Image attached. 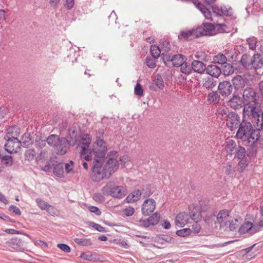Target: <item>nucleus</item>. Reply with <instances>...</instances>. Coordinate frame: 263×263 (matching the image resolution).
I'll return each instance as SVG.
<instances>
[{
	"instance_id": "59",
	"label": "nucleus",
	"mask_w": 263,
	"mask_h": 263,
	"mask_svg": "<svg viewBox=\"0 0 263 263\" xmlns=\"http://www.w3.org/2000/svg\"><path fill=\"white\" fill-rule=\"evenodd\" d=\"M74 4V0H65L64 6L67 9H71L73 7Z\"/></svg>"
},
{
	"instance_id": "27",
	"label": "nucleus",
	"mask_w": 263,
	"mask_h": 263,
	"mask_svg": "<svg viewBox=\"0 0 263 263\" xmlns=\"http://www.w3.org/2000/svg\"><path fill=\"white\" fill-rule=\"evenodd\" d=\"M234 88L237 90L241 89L245 85V80L241 76H236L232 80Z\"/></svg>"
},
{
	"instance_id": "36",
	"label": "nucleus",
	"mask_w": 263,
	"mask_h": 263,
	"mask_svg": "<svg viewBox=\"0 0 263 263\" xmlns=\"http://www.w3.org/2000/svg\"><path fill=\"white\" fill-rule=\"evenodd\" d=\"M213 60L215 63L223 64L226 63L227 58L223 54H218L214 56Z\"/></svg>"
},
{
	"instance_id": "29",
	"label": "nucleus",
	"mask_w": 263,
	"mask_h": 263,
	"mask_svg": "<svg viewBox=\"0 0 263 263\" xmlns=\"http://www.w3.org/2000/svg\"><path fill=\"white\" fill-rule=\"evenodd\" d=\"M220 96L218 92L215 91H213L208 93L207 96V100L210 104H217L220 101Z\"/></svg>"
},
{
	"instance_id": "54",
	"label": "nucleus",
	"mask_w": 263,
	"mask_h": 263,
	"mask_svg": "<svg viewBox=\"0 0 263 263\" xmlns=\"http://www.w3.org/2000/svg\"><path fill=\"white\" fill-rule=\"evenodd\" d=\"M139 225L140 226L147 228L150 227V224L149 223V220L148 218L146 219H141L139 220Z\"/></svg>"
},
{
	"instance_id": "35",
	"label": "nucleus",
	"mask_w": 263,
	"mask_h": 263,
	"mask_svg": "<svg viewBox=\"0 0 263 263\" xmlns=\"http://www.w3.org/2000/svg\"><path fill=\"white\" fill-rule=\"evenodd\" d=\"M151 53L154 58H158L161 53L159 47L155 45H152L151 47Z\"/></svg>"
},
{
	"instance_id": "5",
	"label": "nucleus",
	"mask_w": 263,
	"mask_h": 263,
	"mask_svg": "<svg viewBox=\"0 0 263 263\" xmlns=\"http://www.w3.org/2000/svg\"><path fill=\"white\" fill-rule=\"evenodd\" d=\"M243 111L245 116H248L253 119L257 126H260L263 129V112L257 106L250 104L246 105Z\"/></svg>"
},
{
	"instance_id": "9",
	"label": "nucleus",
	"mask_w": 263,
	"mask_h": 263,
	"mask_svg": "<svg viewBox=\"0 0 263 263\" xmlns=\"http://www.w3.org/2000/svg\"><path fill=\"white\" fill-rule=\"evenodd\" d=\"M189 210L191 218L195 221V222L192 225V228L191 230L192 232L194 234H197L201 230V227L198 223V221L200 220L201 218L200 214L201 209L197 204L193 203L189 205Z\"/></svg>"
},
{
	"instance_id": "15",
	"label": "nucleus",
	"mask_w": 263,
	"mask_h": 263,
	"mask_svg": "<svg viewBox=\"0 0 263 263\" xmlns=\"http://www.w3.org/2000/svg\"><path fill=\"white\" fill-rule=\"evenodd\" d=\"M243 97L246 101L248 102L246 103V105L250 104L255 106H257L256 103L257 99V93L253 88H246L243 92Z\"/></svg>"
},
{
	"instance_id": "48",
	"label": "nucleus",
	"mask_w": 263,
	"mask_h": 263,
	"mask_svg": "<svg viewBox=\"0 0 263 263\" xmlns=\"http://www.w3.org/2000/svg\"><path fill=\"white\" fill-rule=\"evenodd\" d=\"M112 242L125 249H127L129 247L128 245L125 241L121 239H114Z\"/></svg>"
},
{
	"instance_id": "44",
	"label": "nucleus",
	"mask_w": 263,
	"mask_h": 263,
	"mask_svg": "<svg viewBox=\"0 0 263 263\" xmlns=\"http://www.w3.org/2000/svg\"><path fill=\"white\" fill-rule=\"evenodd\" d=\"M155 83L157 86L161 89H163L164 87L163 80L161 77L159 76H157V78L155 80Z\"/></svg>"
},
{
	"instance_id": "17",
	"label": "nucleus",
	"mask_w": 263,
	"mask_h": 263,
	"mask_svg": "<svg viewBox=\"0 0 263 263\" xmlns=\"http://www.w3.org/2000/svg\"><path fill=\"white\" fill-rule=\"evenodd\" d=\"M257 231V227L254 226L253 223L247 221L242 224L239 228V232L240 234H245L246 233L252 235L255 233Z\"/></svg>"
},
{
	"instance_id": "60",
	"label": "nucleus",
	"mask_w": 263,
	"mask_h": 263,
	"mask_svg": "<svg viewBox=\"0 0 263 263\" xmlns=\"http://www.w3.org/2000/svg\"><path fill=\"white\" fill-rule=\"evenodd\" d=\"M49 214L52 215H54L56 214L57 210L54 207L51 205H48L47 209L45 210Z\"/></svg>"
},
{
	"instance_id": "55",
	"label": "nucleus",
	"mask_w": 263,
	"mask_h": 263,
	"mask_svg": "<svg viewBox=\"0 0 263 263\" xmlns=\"http://www.w3.org/2000/svg\"><path fill=\"white\" fill-rule=\"evenodd\" d=\"M57 247L65 252L68 253L70 251V248L66 244L59 243Z\"/></svg>"
},
{
	"instance_id": "4",
	"label": "nucleus",
	"mask_w": 263,
	"mask_h": 263,
	"mask_svg": "<svg viewBox=\"0 0 263 263\" xmlns=\"http://www.w3.org/2000/svg\"><path fill=\"white\" fill-rule=\"evenodd\" d=\"M226 25L224 24H216L215 25L208 23H205L202 26L197 27L195 30V33L198 35H213L215 33V29H217L219 32L226 31Z\"/></svg>"
},
{
	"instance_id": "2",
	"label": "nucleus",
	"mask_w": 263,
	"mask_h": 263,
	"mask_svg": "<svg viewBox=\"0 0 263 263\" xmlns=\"http://www.w3.org/2000/svg\"><path fill=\"white\" fill-rule=\"evenodd\" d=\"M102 193L105 196L122 199L126 195L127 190L126 185H118L113 181H109L103 187Z\"/></svg>"
},
{
	"instance_id": "8",
	"label": "nucleus",
	"mask_w": 263,
	"mask_h": 263,
	"mask_svg": "<svg viewBox=\"0 0 263 263\" xmlns=\"http://www.w3.org/2000/svg\"><path fill=\"white\" fill-rule=\"evenodd\" d=\"M118 158V154L116 151L110 152L108 155V160L103 166L108 178L114 174L119 168Z\"/></svg>"
},
{
	"instance_id": "6",
	"label": "nucleus",
	"mask_w": 263,
	"mask_h": 263,
	"mask_svg": "<svg viewBox=\"0 0 263 263\" xmlns=\"http://www.w3.org/2000/svg\"><path fill=\"white\" fill-rule=\"evenodd\" d=\"M91 142V136L89 134H83L81 136L79 146L81 148L80 156L86 161H89L92 159L91 149L89 145Z\"/></svg>"
},
{
	"instance_id": "14",
	"label": "nucleus",
	"mask_w": 263,
	"mask_h": 263,
	"mask_svg": "<svg viewBox=\"0 0 263 263\" xmlns=\"http://www.w3.org/2000/svg\"><path fill=\"white\" fill-rule=\"evenodd\" d=\"M156 202L153 198H148L144 200L142 206L141 212L145 216H148L152 213L156 209Z\"/></svg>"
},
{
	"instance_id": "47",
	"label": "nucleus",
	"mask_w": 263,
	"mask_h": 263,
	"mask_svg": "<svg viewBox=\"0 0 263 263\" xmlns=\"http://www.w3.org/2000/svg\"><path fill=\"white\" fill-rule=\"evenodd\" d=\"M135 93L139 96H142L143 95V89L139 83H137L135 87Z\"/></svg>"
},
{
	"instance_id": "64",
	"label": "nucleus",
	"mask_w": 263,
	"mask_h": 263,
	"mask_svg": "<svg viewBox=\"0 0 263 263\" xmlns=\"http://www.w3.org/2000/svg\"><path fill=\"white\" fill-rule=\"evenodd\" d=\"M93 227L97 230V231L101 232H104L105 231V228L100 225L95 223L93 226Z\"/></svg>"
},
{
	"instance_id": "61",
	"label": "nucleus",
	"mask_w": 263,
	"mask_h": 263,
	"mask_svg": "<svg viewBox=\"0 0 263 263\" xmlns=\"http://www.w3.org/2000/svg\"><path fill=\"white\" fill-rule=\"evenodd\" d=\"M222 74L224 76H229L230 75V66L226 65L222 71Z\"/></svg>"
},
{
	"instance_id": "13",
	"label": "nucleus",
	"mask_w": 263,
	"mask_h": 263,
	"mask_svg": "<svg viewBox=\"0 0 263 263\" xmlns=\"http://www.w3.org/2000/svg\"><path fill=\"white\" fill-rule=\"evenodd\" d=\"M21 143L18 138L7 139L5 148L8 153H16L21 148Z\"/></svg>"
},
{
	"instance_id": "22",
	"label": "nucleus",
	"mask_w": 263,
	"mask_h": 263,
	"mask_svg": "<svg viewBox=\"0 0 263 263\" xmlns=\"http://www.w3.org/2000/svg\"><path fill=\"white\" fill-rule=\"evenodd\" d=\"M244 102L242 99L235 94L233 95V98H231V108L234 109H238L245 106Z\"/></svg>"
},
{
	"instance_id": "32",
	"label": "nucleus",
	"mask_w": 263,
	"mask_h": 263,
	"mask_svg": "<svg viewBox=\"0 0 263 263\" xmlns=\"http://www.w3.org/2000/svg\"><path fill=\"white\" fill-rule=\"evenodd\" d=\"M216 82L212 77H208L203 79V86L208 89H212L216 86Z\"/></svg>"
},
{
	"instance_id": "56",
	"label": "nucleus",
	"mask_w": 263,
	"mask_h": 263,
	"mask_svg": "<svg viewBox=\"0 0 263 263\" xmlns=\"http://www.w3.org/2000/svg\"><path fill=\"white\" fill-rule=\"evenodd\" d=\"M146 64L151 68H154L156 66L155 60L152 59H147Z\"/></svg>"
},
{
	"instance_id": "23",
	"label": "nucleus",
	"mask_w": 263,
	"mask_h": 263,
	"mask_svg": "<svg viewBox=\"0 0 263 263\" xmlns=\"http://www.w3.org/2000/svg\"><path fill=\"white\" fill-rule=\"evenodd\" d=\"M195 5L198 8V9L202 13L206 19L212 21V14L210 11L208 9L203 5L195 1L194 2Z\"/></svg>"
},
{
	"instance_id": "53",
	"label": "nucleus",
	"mask_w": 263,
	"mask_h": 263,
	"mask_svg": "<svg viewBox=\"0 0 263 263\" xmlns=\"http://www.w3.org/2000/svg\"><path fill=\"white\" fill-rule=\"evenodd\" d=\"M193 34H196L195 33L194 31L193 32L189 30H187L181 32L180 34V36L183 39H187L189 37L191 36Z\"/></svg>"
},
{
	"instance_id": "25",
	"label": "nucleus",
	"mask_w": 263,
	"mask_h": 263,
	"mask_svg": "<svg viewBox=\"0 0 263 263\" xmlns=\"http://www.w3.org/2000/svg\"><path fill=\"white\" fill-rule=\"evenodd\" d=\"M20 135V129L16 126L9 127L5 139L17 138Z\"/></svg>"
},
{
	"instance_id": "49",
	"label": "nucleus",
	"mask_w": 263,
	"mask_h": 263,
	"mask_svg": "<svg viewBox=\"0 0 263 263\" xmlns=\"http://www.w3.org/2000/svg\"><path fill=\"white\" fill-rule=\"evenodd\" d=\"M12 162V158L11 156H5L2 158L3 163L6 165H11Z\"/></svg>"
},
{
	"instance_id": "24",
	"label": "nucleus",
	"mask_w": 263,
	"mask_h": 263,
	"mask_svg": "<svg viewBox=\"0 0 263 263\" xmlns=\"http://www.w3.org/2000/svg\"><path fill=\"white\" fill-rule=\"evenodd\" d=\"M206 69L205 64L199 61L194 60L192 63V69L195 72L202 73Z\"/></svg>"
},
{
	"instance_id": "57",
	"label": "nucleus",
	"mask_w": 263,
	"mask_h": 263,
	"mask_svg": "<svg viewBox=\"0 0 263 263\" xmlns=\"http://www.w3.org/2000/svg\"><path fill=\"white\" fill-rule=\"evenodd\" d=\"M9 210L10 211L12 212L15 215H21L22 214L20 209L17 207H16V206H14V205H12L10 206Z\"/></svg>"
},
{
	"instance_id": "26",
	"label": "nucleus",
	"mask_w": 263,
	"mask_h": 263,
	"mask_svg": "<svg viewBox=\"0 0 263 263\" xmlns=\"http://www.w3.org/2000/svg\"><path fill=\"white\" fill-rule=\"evenodd\" d=\"M213 11L217 15L228 16L229 14V8L225 6H214L212 7Z\"/></svg>"
},
{
	"instance_id": "45",
	"label": "nucleus",
	"mask_w": 263,
	"mask_h": 263,
	"mask_svg": "<svg viewBox=\"0 0 263 263\" xmlns=\"http://www.w3.org/2000/svg\"><path fill=\"white\" fill-rule=\"evenodd\" d=\"M36 201L39 208L42 210H45L49 205L46 202L41 199H36Z\"/></svg>"
},
{
	"instance_id": "19",
	"label": "nucleus",
	"mask_w": 263,
	"mask_h": 263,
	"mask_svg": "<svg viewBox=\"0 0 263 263\" xmlns=\"http://www.w3.org/2000/svg\"><path fill=\"white\" fill-rule=\"evenodd\" d=\"M190 216L187 213L182 212L178 214L176 217L175 222L176 226L179 227H184L190 219Z\"/></svg>"
},
{
	"instance_id": "7",
	"label": "nucleus",
	"mask_w": 263,
	"mask_h": 263,
	"mask_svg": "<svg viewBox=\"0 0 263 263\" xmlns=\"http://www.w3.org/2000/svg\"><path fill=\"white\" fill-rule=\"evenodd\" d=\"M105 178H108V177L103 166V159L94 160L91 179L93 181L99 182Z\"/></svg>"
},
{
	"instance_id": "10",
	"label": "nucleus",
	"mask_w": 263,
	"mask_h": 263,
	"mask_svg": "<svg viewBox=\"0 0 263 263\" xmlns=\"http://www.w3.org/2000/svg\"><path fill=\"white\" fill-rule=\"evenodd\" d=\"M107 151L106 142L100 137L97 138L96 141L92 144L91 154L95 155L94 160L103 159Z\"/></svg>"
},
{
	"instance_id": "37",
	"label": "nucleus",
	"mask_w": 263,
	"mask_h": 263,
	"mask_svg": "<svg viewBox=\"0 0 263 263\" xmlns=\"http://www.w3.org/2000/svg\"><path fill=\"white\" fill-rule=\"evenodd\" d=\"M242 220V219L241 217L240 216L237 215L234 218L235 223H234V221L233 220H231V231L238 228L239 227L240 222Z\"/></svg>"
},
{
	"instance_id": "38",
	"label": "nucleus",
	"mask_w": 263,
	"mask_h": 263,
	"mask_svg": "<svg viewBox=\"0 0 263 263\" xmlns=\"http://www.w3.org/2000/svg\"><path fill=\"white\" fill-rule=\"evenodd\" d=\"M247 42L249 45V48L251 50H254L256 49L257 39L254 37H249L247 39Z\"/></svg>"
},
{
	"instance_id": "51",
	"label": "nucleus",
	"mask_w": 263,
	"mask_h": 263,
	"mask_svg": "<svg viewBox=\"0 0 263 263\" xmlns=\"http://www.w3.org/2000/svg\"><path fill=\"white\" fill-rule=\"evenodd\" d=\"M120 160L121 163L125 166L129 164L130 161V157L127 155H124L120 158Z\"/></svg>"
},
{
	"instance_id": "12",
	"label": "nucleus",
	"mask_w": 263,
	"mask_h": 263,
	"mask_svg": "<svg viewBox=\"0 0 263 263\" xmlns=\"http://www.w3.org/2000/svg\"><path fill=\"white\" fill-rule=\"evenodd\" d=\"M230 212L228 210H220L217 215V221L220 228H226L230 226Z\"/></svg>"
},
{
	"instance_id": "39",
	"label": "nucleus",
	"mask_w": 263,
	"mask_h": 263,
	"mask_svg": "<svg viewBox=\"0 0 263 263\" xmlns=\"http://www.w3.org/2000/svg\"><path fill=\"white\" fill-rule=\"evenodd\" d=\"M246 149L243 147L239 146L236 152L235 157L239 159H244L246 158Z\"/></svg>"
},
{
	"instance_id": "31",
	"label": "nucleus",
	"mask_w": 263,
	"mask_h": 263,
	"mask_svg": "<svg viewBox=\"0 0 263 263\" xmlns=\"http://www.w3.org/2000/svg\"><path fill=\"white\" fill-rule=\"evenodd\" d=\"M53 174L59 177H64L65 176L64 166L62 163H59L54 166Z\"/></svg>"
},
{
	"instance_id": "33",
	"label": "nucleus",
	"mask_w": 263,
	"mask_h": 263,
	"mask_svg": "<svg viewBox=\"0 0 263 263\" xmlns=\"http://www.w3.org/2000/svg\"><path fill=\"white\" fill-rule=\"evenodd\" d=\"M74 242L79 245L84 246H90L92 244L90 238H76L74 239Z\"/></svg>"
},
{
	"instance_id": "46",
	"label": "nucleus",
	"mask_w": 263,
	"mask_h": 263,
	"mask_svg": "<svg viewBox=\"0 0 263 263\" xmlns=\"http://www.w3.org/2000/svg\"><path fill=\"white\" fill-rule=\"evenodd\" d=\"M141 192L144 197H149L152 194L150 187L148 185H147L144 188H143Z\"/></svg>"
},
{
	"instance_id": "41",
	"label": "nucleus",
	"mask_w": 263,
	"mask_h": 263,
	"mask_svg": "<svg viewBox=\"0 0 263 263\" xmlns=\"http://www.w3.org/2000/svg\"><path fill=\"white\" fill-rule=\"evenodd\" d=\"M191 229L186 228L177 231L176 232V234L179 236L184 237L186 236L190 235L191 234Z\"/></svg>"
},
{
	"instance_id": "43",
	"label": "nucleus",
	"mask_w": 263,
	"mask_h": 263,
	"mask_svg": "<svg viewBox=\"0 0 263 263\" xmlns=\"http://www.w3.org/2000/svg\"><path fill=\"white\" fill-rule=\"evenodd\" d=\"M73 162L72 161H70L69 163L65 164V168L67 173H70L73 174L74 171L73 168Z\"/></svg>"
},
{
	"instance_id": "3",
	"label": "nucleus",
	"mask_w": 263,
	"mask_h": 263,
	"mask_svg": "<svg viewBox=\"0 0 263 263\" xmlns=\"http://www.w3.org/2000/svg\"><path fill=\"white\" fill-rule=\"evenodd\" d=\"M48 144L54 148V151L59 155H64L68 148L69 143L65 138L60 139L58 135H51L46 140Z\"/></svg>"
},
{
	"instance_id": "42",
	"label": "nucleus",
	"mask_w": 263,
	"mask_h": 263,
	"mask_svg": "<svg viewBox=\"0 0 263 263\" xmlns=\"http://www.w3.org/2000/svg\"><path fill=\"white\" fill-rule=\"evenodd\" d=\"M160 45L162 49H164L165 51H168L171 48V45L170 43L165 40H162L160 42Z\"/></svg>"
},
{
	"instance_id": "11",
	"label": "nucleus",
	"mask_w": 263,
	"mask_h": 263,
	"mask_svg": "<svg viewBox=\"0 0 263 263\" xmlns=\"http://www.w3.org/2000/svg\"><path fill=\"white\" fill-rule=\"evenodd\" d=\"M252 63V57H251L250 55L247 54H244L242 55L241 58L238 63L233 62L231 63V70L235 69L237 71H240L241 69V68L240 66L238 67L237 66V64L239 65H241V66L247 69H252V65L251 64Z\"/></svg>"
},
{
	"instance_id": "1",
	"label": "nucleus",
	"mask_w": 263,
	"mask_h": 263,
	"mask_svg": "<svg viewBox=\"0 0 263 263\" xmlns=\"http://www.w3.org/2000/svg\"><path fill=\"white\" fill-rule=\"evenodd\" d=\"M235 137L237 139L247 141L249 144H253L258 140L260 132L255 129L250 122L240 123V118L235 112L231 111V132L233 128H237Z\"/></svg>"
},
{
	"instance_id": "34",
	"label": "nucleus",
	"mask_w": 263,
	"mask_h": 263,
	"mask_svg": "<svg viewBox=\"0 0 263 263\" xmlns=\"http://www.w3.org/2000/svg\"><path fill=\"white\" fill-rule=\"evenodd\" d=\"M160 218V216L158 213H154L152 215L148 218L150 226H155L159 222Z\"/></svg>"
},
{
	"instance_id": "18",
	"label": "nucleus",
	"mask_w": 263,
	"mask_h": 263,
	"mask_svg": "<svg viewBox=\"0 0 263 263\" xmlns=\"http://www.w3.org/2000/svg\"><path fill=\"white\" fill-rule=\"evenodd\" d=\"M218 89L222 97L223 98L228 97L230 95V83L227 81L220 82L219 84Z\"/></svg>"
},
{
	"instance_id": "28",
	"label": "nucleus",
	"mask_w": 263,
	"mask_h": 263,
	"mask_svg": "<svg viewBox=\"0 0 263 263\" xmlns=\"http://www.w3.org/2000/svg\"><path fill=\"white\" fill-rule=\"evenodd\" d=\"M205 69L208 74L215 78H218L221 73L220 69L214 65H209Z\"/></svg>"
},
{
	"instance_id": "58",
	"label": "nucleus",
	"mask_w": 263,
	"mask_h": 263,
	"mask_svg": "<svg viewBox=\"0 0 263 263\" xmlns=\"http://www.w3.org/2000/svg\"><path fill=\"white\" fill-rule=\"evenodd\" d=\"M88 210L91 212L95 213L98 216H99L101 214V212L97 206H90L88 208Z\"/></svg>"
},
{
	"instance_id": "50",
	"label": "nucleus",
	"mask_w": 263,
	"mask_h": 263,
	"mask_svg": "<svg viewBox=\"0 0 263 263\" xmlns=\"http://www.w3.org/2000/svg\"><path fill=\"white\" fill-rule=\"evenodd\" d=\"M247 161L246 158L245 159H241V160L239 161L238 163V169L240 172H242L243 170L246 167L247 165Z\"/></svg>"
},
{
	"instance_id": "16",
	"label": "nucleus",
	"mask_w": 263,
	"mask_h": 263,
	"mask_svg": "<svg viewBox=\"0 0 263 263\" xmlns=\"http://www.w3.org/2000/svg\"><path fill=\"white\" fill-rule=\"evenodd\" d=\"M155 242L157 243L156 246L160 249L166 248L168 244H172L174 242L172 237L168 235H161L155 238Z\"/></svg>"
},
{
	"instance_id": "20",
	"label": "nucleus",
	"mask_w": 263,
	"mask_h": 263,
	"mask_svg": "<svg viewBox=\"0 0 263 263\" xmlns=\"http://www.w3.org/2000/svg\"><path fill=\"white\" fill-rule=\"evenodd\" d=\"M252 69L260 68L263 66V55L260 54H254L252 57Z\"/></svg>"
},
{
	"instance_id": "30",
	"label": "nucleus",
	"mask_w": 263,
	"mask_h": 263,
	"mask_svg": "<svg viewBox=\"0 0 263 263\" xmlns=\"http://www.w3.org/2000/svg\"><path fill=\"white\" fill-rule=\"evenodd\" d=\"M185 57L181 54H177L174 55L171 61L174 66H180L185 61Z\"/></svg>"
},
{
	"instance_id": "40",
	"label": "nucleus",
	"mask_w": 263,
	"mask_h": 263,
	"mask_svg": "<svg viewBox=\"0 0 263 263\" xmlns=\"http://www.w3.org/2000/svg\"><path fill=\"white\" fill-rule=\"evenodd\" d=\"M180 70L181 71L186 74H189L191 73L192 71V68L191 67L190 64H188L187 63L184 62L180 66Z\"/></svg>"
},
{
	"instance_id": "52",
	"label": "nucleus",
	"mask_w": 263,
	"mask_h": 263,
	"mask_svg": "<svg viewBox=\"0 0 263 263\" xmlns=\"http://www.w3.org/2000/svg\"><path fill=\"white\" fill-rule=\"evenodd\" d=\"M124 214L126 216H132L134 212H135V209L132 206H129L125 209L123 211Z\"/></svg>"
},
{
	"instance_id": "63",
	"label": "nucleus",
	"mask_w": 263,
	"mask_h": 263,
	"mask_svg": "<svg viewBox=\"0 0 263 263\" xmlns=\"http://www.w3.org/2000/svg\"><path fill=\"white\" fill-rule=\"evenodd\" d=\"M5 232L10 234H20L21 232L13 229H8L5 230Z\"/></svg>"
},
{
	"instance_id": "21",
	"label": "nucleus",
	"mask_w": 263,
	"mask_h": 263,
	"mask_svg": "<svg viewBox=\"0 0 263 263\" xmlns=\"http://www.w3.org/2000/svg\"><path fill=\"white\" fill-rule=\"evenodd\" d=\"M142 195V192L139 190H135L126 198V201L128 203H133L139 200Z\"/></svg>"
},
{
	"instance_id": "62",
	"label": "nucleus",
	"mask_w": 263,
	"mask_h": 263,
	"mask_svg": "<svg viewBox=\"0 0 263 263\" xmlns=\"http://www.w3.org/2000/svg\"><path fill=\"white\" fill-rule=\"evenodd\" d=\"M35 145L37 147L39 148H43L46 145V141L45 140L39 139V140L36 141Z\"/></svg>"
}]
</instances>
